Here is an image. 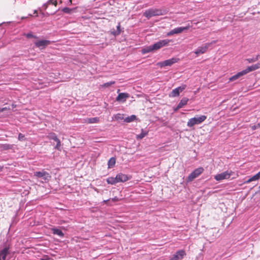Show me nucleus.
<instances>
[{"mask_svg":"<svg viewBox=\"0 0 260 260\" xmlns=\"http://www.w3.org/2000/svg\"><path fill=\"white\" fill-rule=\"evenodd\" d=\"M186 87L185 85H183L182 86H179L177 88H176L177 89H178V91L179 93L182 92Z\"/></svg>","mask_w":260,"mask_h":260,"instance_id":"nucleus-31","label":"nucleus"},{"mask_svg":"<svg viewBox=\"0 0 260 260\" xmlns=\"http://www.w3.org/2000/svg\"><path fill=\"white\" fill-rule=\"evenodd\" d=\"M122 115H116L115 116V118L118 120V119H123V117H121Z\"/></svg>","mask_w":260,"mask_h":260,"instance_id":"nucleus-34","label":"nucleus"},{"mask_svg":"<svg viewBox=\"0 0 260 260\" xmlns=\"http://www.w3.org/2000/svg\"><path fill=\"white\" fill-rule=\"evenodd\" d=\"M188 101V99L187 98H182L177 107L174 109V112H176V111L182 108L183 106L187 104V102Z\"/></svg>","mask_w":260,"mask_h":260,"instance_id":"nucleus-16","label":"nucleus"},{"mask_svg":"<svg viewBox=\"0 0 260 260\" xmlns=\"http://www.w3.org/2000/svg\"><path fill=\"white\" fill-rule=\"evenodd\" d=\"M244 75H245V73L244 72V71L243 70L242 71L238 72L236 75L232 76L230 78V81H234L236 80V79H238L239 78H240V77Z\"/></svg>","mask_w":260,"mask_h":260,"instance_id":"nucleus-17","label":"nucleus"},{"mask_svg":"<svg viewBox=\"0 0 260 260\" xmlns=\"http://www.w3.org/2000/svg\"><path fill=\"white\" fill-rule=\"evenodd\" d=\"M8 109L7 108H4L2 109H0V112H4L5 111H7Z\"/></svg>","mask_w":260,"mask_h":260,"instance_id":"nucleus-37","label":"nucleus"},{"mask_svg":"<svg viewBox=\"0 0 260 260\" xmlns=\"http://www.w3.org/2000/svg\"><path fill=\"white\" fill-rule=\"evenodd\" d=\"M24 137V135H23L21 134H19V136H18V139L19 140H21L22 141V140H23Z\"/></svg>","mask_w":260,"mask_h":260,"instance_id":"nucleus-35","label":"nucleus"},{"mask_svg":"<svg viewBox=\"0 0 260 260\" xmlns=\"http://www.w3.org/2000/svg\"><path fill=\"white\" fill-rule=\"evenodd\" d=\"M186 255V253L183 250H180L177 251L171 257L170 260H180Z\"/></svg>","mask_w":260,"mask_h":260,"instance_id":"nucleus-11","label":"nucleus"},{"mask_svg":"<svg viewBox=\"0 0 260 260\" xmlns=\"http://www.w3.org/2000/svg\"><path fill=\"white\" fill-rule=\"evenodd\" d=\"M233 172L232 171H226L224 172H222L220 174H218L214 176V179L218 181L224 180L228 179L230 178L231 176L232 175Z\"/></svg>","mask_w":260,"mask_h":260,"instance_id":"nucleus-7","label":"nucleus"},{"mask_svg":"<svg viewBox=\"0 0 260 260\" xmlns=\"http://www.w3.org/2000/svg\"><path fill=\"white\" fill-rule=\"evenodd\" d=\"M69 2H70V3H72V1H71V0H69Z\"/></svg>","mask_w":260,"mask_h":260,"instance_id":"nucleus-43","label":"nucleus"},{"mask_svg":"<svg viewBox=\"0 0 260 260\" xmlns=\"http://www.w3.org/2000/svg\"><path fill=\"white\" fill-rule=\"evenodd\" d=\"M75 9H71L68 7H64L62 9V11L67 14H71L72 12Z\"/></svg>","mask_w":260,"mask_h":260,"instance_id":"nucleus-27","label":"nucleus"},{"mask_svg":"<svg viewBox=\"0 0 260 260\" xmlns=\"http://www.w3.org/2000/svg\"><path fill=\"white\" fill-rule=\"evenodd\" d=\"M166 14V11L163 9L151 8L146 10L143 13V16L149 19L152 17L163 15Z\"/></svg>","mask_w":260,"mask_h":260,"instance_id":"nucleus-2","label":"nucleus"},{"mask_svg":"<svg viewBox=\"0 0 260 260\" xmlns=\"http://www.w3.org/2000/svg\"><path fill=\"white\" fill-rule=\"evenodd\" d=\"M206 119V116L202 115L200 117H195L190 119L187 122V126L192 127L196 124H199L202 123Z\"/></svg>","mask_w":260,"mask_h":260,"instance_id":"nucleus-3","label":"nucleus"},{"mask_svg":"<svg viewBox=\"0 0 260 260\" xmlns=\"http://www.w3.org/2000/svg\"><path fill=\"white\" fill-rule=\"evenodd\" d=\"M215 43V41H212L211 43H207L199 47L195 51L194 53L197 55L205 53L207 49L211 46L212 45Z\"/></svg>","mask_w":260,"mask_h":260,"instance_id":"nucleus-4","label":"nucleus"},{"mask_svg":"<svg viewBox=\"0 0 260 260\" xmlns=\"http://www.w3.org/2000/svg\"><path fill=\"white\" fill-rule=\"evenodd\" d=\"M179 60V59L178 58L173 57L171 59H169L163 61L158 62L157 63V65L160 68L165 66H171L174 63L177 62Z\"/></svg>","mask_w":260,"mask_h":260,"instance_id":"nucleus-6","label":"nucleus"},{"mask_svg":"<svg viewBox=\"0 0 260 260\" xmlns=\"http://www.w3.org/2000/svg\"><path fill=\"white\" fill-rule=\"evenodd\" d=\"M181 114H185V113H183V112H182V113H181Z\"/></svg>","mask_w":260,"mask_h":260,"instance_id":"nucleus-44","label":"nucleus"},{"mask_svg":"<svg viewBox=\"0 0 260 260\" xmlns=\"http://www.w3.org/2000/svg\"><path fill=\"white\" fill-rule=\"evenodd\" d=\"M258 192L260 193V186L258 187Z\"/></svg>","mask_w":260,"mask_h":260,"instance_id":"nucleus-40","label":"nucleus"},{"mask_svg":"<svg viewBox=\"0 0 260 260\" xmlns=\"http://www.w3.org/2000/svg\"><path fill=\"white\" fill-rule=\"evenodd\" d=\"M108 200H104V202L106 203Z\"/></svg>","mask_w":260,"mask_h":260,"instance_id":"nucleus-42","label":"nucleus"},{"mask_svg":"<svg viewBox=\"0 0 260 260\" xmlns=\"http://www.w3.org/2000/svg\"><path fill=\"white\" fill-rule=\"evenodd\" d=\"M179 94L180 93L178 91V89L175 88L170 92L169 96L170 97H176L179 96Z\"/></svg>","mask_w":260,"mask_h":260,"instance_id":"nucleus-24","label":"nucleus"},{"mask_svg":"<svg viewBox=\"0 0 260 260\" xmlns=\"http://www.w3.org/2000/svg\"><path fill=\"white\" fill-rule=\"evenodd\" d=\"M114 83H115V81H110L109 82H107V83H104L103 85V86L104 87H108L110 86H111V85L114 84Z\"/></svg>","mask_w":260,"mask_h":260,"instance_id":"nucleus-29","label":"nucleus"},{"mask_svg":"<svg viewBox=\"0 0 260 260\" xmlns=\"http://www.w3.org/2000/svg\"><path fill=\"white\" fill-rule=\"evenodd\" d=\"M36 13H37V11H36V10H35V11H34V14H36Z\"/></svg>","mask_w":260,"mask_h":260,"instance_id":"nucleus-41","label":"nucleus"},{"mask_svg":"<svg viewBox=\"0 0 260 260\" xmlns=\"http://www.w3.org/2000/svg\"><path fill=\"white\" fill-rule=\"evenodd\" d=\"M204 171L203 168H199L194 170L187 177V181L191 182L198 177Z\"/></svg>","mask_w":260,"mask_h":260,"instance_id":"nucleus-8","label":"nucleus"},{"mask_svg":"<svg viewBox=\"0 0 260 260\" xmlns=\"http://www.w3.org/2000/svg\"><path fill=\"white\" fill-rule=\"evenodd\" d=\"M48 138L49 139L54 140V142H56L57 144L55 147V149L57 150L60 149L61 143L60 140L57 138L56 135L54 133H50L48 136Z\"/></svg>","mask_w":260,"mask_h":260,"instance_id":"nucleus-12","label":"nucleus"},{"mask_svg":"<svg viewBox=\"0 0 260 260\" xmlns=\"http://www.w3.org/2000/svg\"><path fill=\"white\" fill-rule=\"evenodd\" d=\"M25 35L27 38H37V37L34 36L32 33H28V34H26Z\"/></svg>","mask_w":260,"mask_h":260,"instance_id":"nucleus-32","label":"nucleus"},{"mask_svg":"<svg viewBox=\"0 0 260 260\" xmlns=\"http://www.w3.org/2000/svg\"><path fill=\"white\" fill-rule=\"evenodd\" d=\"M258 59V56L256 57L252 58H247L246 60L249 63L254 62L256 61Z\"/></svg>","mask_w":260,"mask_h":260,"instance_id":"nucleus-30","label":"nucleus"},{"mask_svg":"<svg viewBox=\"0 0 260 260\" xmlns=\"http://www.w3.org/2000/svg\"><path fill=\"white\" fill-rule=\"evenodd\" d=\"M252 181H257L260 179V171L250 177Z\"/></svg>","mask_w":260,"mask_h":260,"instance_id":"nucleus-26","label":"nucleus"},{"mask_svg":"<svg viewBox=\"0 0 260 260\" xmlns=\"http://www.w3.org/2000/svg\"><path fill=\"white\" fill-rule=\"evenodd\" d=\"M112 200V201H116L118 200V199L116 197H115L114 198H113Z\"/></svg>","mask_w":260,"mask_h":260,"instance_id":"nucleus-38","label":"nucleus"},{"mask_svg":"<svg viewBox=\"0 0 260 260\" xmlns=\"http://www.w3.org/2000/svg\"><path fill=\"white\" fill-rule=\"evenodd\" d=\"M116 162V160L114 157H111L108 161V167L109 168L113 167Z\"/></svg>","mask_w":260,"mask_h":260,"instance_id":"nucleus-25","label":"nucleus"},{"mask_svg":"<svg viewBox=\"0 0 260 260\" xmlns=\"http://www.w3.org/2000/svg\"><path fill=\"white\" fill-rule=\"evenodd\" d=\"M8 252V249L7 248H5L0 252V256L2 260H5Z\"/></svg>","mask_w":260,"mask_h":260,"instance_id":"nucleus-19","label":"nucleus"},{"mask_svg":"<svg viewBox=\"0 0 260 260\" xmlns=\"http://www.w3.org/2000/svg\"><path fill=\"white\" fill-rule=\"evenodd\" d=\"M41 260H49V259H48V258H46V259H45V258H42V259H41Z\"/></svg>","mask_w":260,"mask_h":260,"instance_id":"nucleus-39","label":"nucleus"},{"mask_svg":"<svg viewBox=\"0 0 260 260\" xmlns=\"http://www.w3.org/2000/svg\"><path fill=\"white\" fill-rule=\"evenodd\" d=\"M99 118L98 117L91 118L87 119V123H94L98 122Z\"/></svg>","mask_w":260,"mask_h":260,"instance_id":"nucleus-28","label":"nucleus"},{"mask_svg":"<svg viewBox=\"0 0 260 260\" xmlns=\"http://www.w3.org/2000/svg\"><path fill=\"white\" fill-rule=\"evenodd\" d=\"M34 176L37 178H41L45 182L48 181L51 177L49 174L44 170L35 172L34 173Z\"/></svg>","mask_w":260,"mask_h":260,"instance_id":"nucleus-5","label":"nucleus"},{"mask_svg":"<svg viewBox=\"0 0 260 260\" xmlns=\"http://www.w3.org/2000/svg\"><path fill=\"white\" fill-rule=\"evenodd\" d=\"M170 40L168 39H165L163 40H160L158 42H156L152 45H150L146 47L145 48L142 49V53L143 54L147 53L150 52L153 50H156L161 48L164 46H166L168 45Z\"/></svg>","mask_w":260,"mask_h":260,"instance_id":"nucleus-1","label":"nucleus"},{"mask_svg":"<svg viewBox=\"0 0 260 260\" xmlns=\"http://www.w3.org/2000/svg\"><path fill=\"white\" fill-rule=\"evenodd\" d=\"M116 176L118 183L124 182L131 179L127 175L122 173H118Z\"/></svg>","mask_w":260,"mask_h":260,"instance_id":"nucleus-14","label":"nucleus"},{"mask_svg":"<svg viewBox=\"0 0 260 260\" xmlns=\"http://www.w3.org/2000/svg\"><path fill=\"white\" fill-rule=\"evenodd\" d=\"M251 182H252V181H251V178L250 177L248 180H246L244 182V183L248 184V183H249Z\"/></svg>","mask_w":260,"mask_h":260,"instance_id":"nucleus-36","label":"nucleus"},{"mask_svg":"<svg viewBox=\"0 0 260 260\" xmlns=\"http://www.w3.org/2000/svg\"><path fill=\"white\" fill-rule=\"evenodd\" d=\"M52 232L54 234L57 235L59 236V237H63L64 234L62 233V232L58 229H52Z\"/></svg>","mask_w":260,"mask_h":260,"instance_id":"nucleus-22","label":"nucleus"},{"mask_svg":"<svg viewBox=\"0 0 260 260\" xmlns=\"http://www.w3.org/2000/svg\"><path fill=\"white\" fill-rule=\"evenodd\" d=\"M189 28V25H188L185 27H178L175 28L174 29L171 30L169 32H168L167 34V36H173L175 34H178L182 32L184 30H186L188 29Z\"/></svg>","mask_w":260,"mask_h":260,"instance_id":"nucleus-9","label":"nucleus"},{"mask_svg":"<svg viewBox=\"0 0 260 260\" xmlns=\"http://www.w3.org/2000/svg\"><path fill=\"white\" fill-rule=\"evenodd\" d=\"M50 44V41L49 40H42L35 42V46L40 48L41 49H44L47 46Z\"/></svg>","mask_w":260,"mask_h":260,"instance_id":"nucleus-10","label":"nucleus"},{"mask_svg":"<svg viewBox=\"0 0 260 260\" xmlns=\"http://www.w3.org/2000/svg\"><path fill=\"white\" fill-rule=\"evenodd\" d=\"M130 96L129 94L125 92L119 93L116 98L118 102L123 103Z\"/></svg>","mask_w":260,"mask_h":260,"instance_id":"nucleus-13","label":"nucleus"},{"mask_svg":"<svg viewBox=\"0 0 260 260\" xmlns=\"http://www.w3.org/2000/svg\"><path fill=\"white\" fill-rule=\"evenodd\" d=\"M251 127L252 130H255L256 128L260 127V124L258 123L257 125H252Z\"/></svg>","mask_w":260,"mask_h":260,"instance_id":"nucleus-33","label":"nucleus"},{"mask_svg":"<svg viewBox=\"0 0 260 260\" xmlns=\"http://www.w3.org/2000/svg\"><path fill=\"white\" fill-rule=\"evenodd\" d=\"M120 23L119 22L116 28L117 30H115L114 29L113 30H112L111 31V34H112L113 36L116 37L118 36L121 32V29L120 28Z\"/></svg>","mask_w":260,"mask_h":260,"instance_id":"nucleus-18","label":"nucleus"},{"mask_svg":"<svg viewBox=\"0 0 260 260\" xmlns=\"http://www.w3.org/2000/svg\"><path fill=\"white\" fill-rule=\"evenodd\" d=\"M259 68H260V63H257L256 64L248 67L245 70H244L243 71L245 72V74H246L250 72L255 71Z\"/></svg>","mask_w":260,"mask_h":260,"instance_id":"nucleus-15","label":"nucleus"},{"mask_svg":"<svg viewBox=\"0 0 260 260\" xmlns=\"http://www.w3.org/2000/svg\"><path fill=\"white\" fill-rule=\"evenodd\" d=\"M107 182L110 184H115L117 183V180L116 179V176L115 177H109L107 179Z\"/></svg>","mask_w":260,"mask_h":260,"instance_id":"nucleus-20","label":"nucleus"},{"mask_svg":"<svg viewBox=\"0 0 260 260\" xmlns=\"http://www.w3.org/2000/svg\"><path fill=\"white\" fill-rule=\"evenodd\" d=\"M148 134L147 131H144L143 129L141 131V133L137 135L136 138L137 139H143L145 136H146Z\"/></svg>","mask_w":260,"mask_h":260,"instance_id":"nucleus-23","label":"nucleus"},{"mask_svg":"<svg viewBox=\"0 0 260 260\" xmlns=\"http://www.w3.org/2000/svg\"><path fill=\"white\" fill-rule=\"evenodd\" d=\"M136 119V117L135 115H132L130 116H128V117H126L124 119V121L126 122L127 123H129L132 121H134Z\"/></svg>","mask_w":260,"mask_h":260,"instance_id":"nucleus-21","label":"nucleus"}]
</instances>
